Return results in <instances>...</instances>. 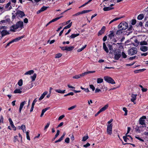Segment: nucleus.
Listing matches in <instances>:
<instances>
[{
	"label": "nucleus",
	"instance_id": "1",
	"mask_svg": "<svg viewBox=\"0 0 148 148\" xmlns=\"http://www.w3.org/2000/svg\"><path fill=\"white\" fill-rule=\"evenodd\" d=\"M23 27V23L22 21H18L16 23V25H14L10 27V31L14 32L15 30L18 28L21 29Z\"/></svg>",
	"mask_w": 148,
	"mask_h": 148
},
{
	"label": "nucleus",
	"instance_id": "2",
	"mask_svg": "<svg viewBox=\"0 0 148 148\" xmlns=\"http://www.w3.org/2000/svg\"><path fill=\"white\" fill-rule=\"evenodd\" d=\"M128 27L127 23L125 22H123L120 23L118 25V28L123 30H125Z\"/></svg>",
	"mask_w": 148,
	"mask_h": 148
},
{
	"label": "nucleus",
	"instance_id": "3",
	"mask_svg": "<svg viewBox=\"0 0 148 148\" xmlns=\"http://www.w3.org/2000/svg\"><path fill=\"white\" fill-rule=\"evenodd\" d=\"M137 51V49L134 47L129 49L127 51L128 54L130 56H132L136 54Z\"/></svg>",
	"mask_w": 148,
	"mask_h": 148
},
{
	"label": "nucleus",
	"instance_id": "4",
	"mask_svg": "<svg viewBox=\"0 0 148 148\" xmlns=\"http://www.w3.org/2000/svg\"><path fill=\"white\" fill-rule=\"evenodd\" d=\"M114 59L118 60L121 56V53L120 49H118L116 50L114 52Z\"/></svg>",
	"mask_w": 148,
	"mask_h": 148
},
{
	"label": "nucleus",
	"instance_id": "5",
	"mask_svg": "<svg viewBox=\"0 0 148 148\" xmlns=\"http://www.w3.org/2000/svg\"><path fill=\"white\" fill-rule=\"evenodd\" d=\"M104 79L105 81L108 83L112 84H115L114 80L111 77L108 76H105L104 77Z\"/></svg>",
	"mask_w": 148,
	"mask_h": 148
},
{
	"label": "nucleus",
	"instance_id": "6",
	"mask_svg": "<svg viewBox=\"0 0 148 148\" xmlns=\"http://www.w3.org/2000/svg\"><path fill=\"white\" fill-rule=\"evenodd\" d=\"M60 48L63 51H70L72 50L74 48V47L73 46L70 47H60Z\"/></svg>",
	"mask_w": 148,
	"mask_h": 148
},
{
	"label": "nucleus",
	"instance_id": "7",
	"mask_svg": "<svg viewBox=\"0 0 148 148\" xmlns=\"http://www.w3.org/2000/svg\"><path fill=\"white\" fill-rule=\"evenodd\" d=\"M112 124H108L107 125V133L110 135H111L112 134Z\"/></svg>",
	"mask_w": 148,
	"mask_h": 148
},
{
	"label": "nucleus",
	"instance_id": "8",
	"mask_svg": "<svg viewBox=\"0 0 148 148\" xmlns=\"http://www.w3.org/2000/svg\"><path fill=\"white\" fill-rule=\"evenodd\" d=\"M15 14L17 17H19L21 18H22L25 15L23 12L20 10H17L15 13Z\"/></svg>",
	"mask_w": 148,
	"mask_h": 148
},
{
	"label": "nucleus",
	"instance_id": "9",
	"mask_svg": "<svg viewBox=\"0 0 148 148\" xmlns=\"http://www.w3.org/2000/svg\"><path fill=\"white\" fill-rule=\"evenodd\" d=\"M146 118L145 116H143L141 117L139 120V123L141 125H145V120L144 119H145Z\"/></svg>",
	"mask_w": 148,
	"mask_h": 148
},
{
	"label": "nucleus",
	"instance_id": "10",
	"mask_svg": "<svg viewBox=\"0 0 148 148\" xmlns=\"http://www.w3.org/2000/svg\"><path fill=\"white\" fill-rule=\"evenodd\" d=\"M106 27L104 26H103L101 28V30L98 33V36H99L103 34L105 31Z\"/></svg>",
	"mask_w": 148,
	"mask_h": 148
},
{
	"label": "nucleus",
	"instance_id": "11",
	"mask_svg": "<svg viewBox=\"0 0 148 148\" xmlns=\"http://www.w3.org/2000/svg\"><path fill=\"white\" fill-rule=\"evenodd\" d=\"M1 37H2L6 35L10 34L9 33L7 30H3L1 32Z\"/></svg>",
	"mask_w": 148,
	"mask_h": 148
},
{
	"label": "nucleus",
	"instance_id": "12",
	"mask_svg": "<svg viewBox=\"0 0 148 148\" xmlns=\"http://www.w3.org/2000/svg\"><path fill=\"white\" fill-rule=\"evenodd\" d=\"M49 8V7H46L45 6H43L42 8H41L37 12V14H38L40 13L41 12L44 11L45 10H46L47 8Z\"/></svg>",
	"mask_w": 148,
	"mask_h": 148
},
{
	"label": "nucleus",
	"instance_id": "13",
	"mask_svg": "<svg viewBox=\"0 0 148 148\" xmlns=\"http://www.w3.org/2000/svg\"><path fill=\"white\" fill-rule=\"evenodd\" d=\"M124 33V32L121 29L117 30L116 32V34L117 36H119L122 35Z\"/></svg>",
	"mask_w": 148,
	"mask_h": 148
},
{
	"label": "nucleus",
	"instance_id": "14",
	"mask_svg": "<svg viewBox=\"0 0 148 148\" xmlns=\"http://www.w3.org/2000/svg\"><path fill=\"white\" fill-rule=\"evenodd\" d=\"M26 103L25 101H23L21 103L20 106V107L19 108V112L21 113V110L24 106V105Z\"/></svg>",
	"mask_w": 148,
	"mask_h": 148
},
{
	"label": "nucleus",
	"instance_id": "15",
	"mask_svg": "<svg viewBox=\"0 0 148 148\" xmlns=\"http://www.w3.org/2000/svg\"><path fill=\"white\" fill-rule=\"evenodd\" d=\"M142 127L145 128H146V126H142V127H138L135 128V131L136 132H138L139 133H140L141 131H143V130L142 129H140V128Z\"/></svg>",
	"mask_w": 148,
	"mask_h": 148
},
{
	"label": "nucleus",
	"instance_id": "16",
	"mask_svg": "<svg viewBox=\"0 0 148 148\" xmlns=\"http://www.w3.org/2000/svg\"><path fill=\"white\" fill-rule=\"evenodd\" d=\"M140 49L143 52H145L148 50V47L146 46H143L140 47Z\"/></svg>",
	"mask_w": 148,
	"mask_h": 148
},
{
	"label": "nucleus",
	"instance_id": "17",
	"mask_svg": "<svg viewBox=\"0 0 148 148\" xmlns=\"http://www.w3.org/2000/svg\"><path fill=\"white\" fill-rule=\"evenodd\" d=\"M110 34L109 35L108 37L110 39H111L115 35L113 31H110Z\"/></svg>",
	"mask_w": 148,
	"mask_h": 148
},
{
	"label": "nucleus",
	"instance_id": "18",
	"mask_svg": "<svg viewBox=\"0 0 148 148\" xmlns=\"http://www.w3.org/2000/svg\"><path fill=\"white\" fill-rule=\"evenodd\" d=\"M48 93V92L47 91H45L41 95V96H40V98L39 99V100H42V99H43V98Z\"/></svg>",
	"mask_w": 148,
	"mask_h": 148
},
{
	"label": "nucleus",
	"instance_id": "19",
	"mask_svg": "<svg viewBox=\"0 0 148 148\" xmlns=\"http://www.w3.org/2000/svg\"><path fill=\"white\" fill-rule=\"evenodd\" d=\"M137 95L132 94L131 95V97L132 98L131 99V101L132 102H134L136 99V97Z\"/></svg>",
	"mask_w": 148,
	"mask_h": 148
},
{
	"label": "nucleus",
	"instance_id": "20",
	"mask_svg": "<svg viewBox=\"0 0 148 148\" xmlns=\"http://www.w3.org/2000/svg\"><path fill=\"white\" fill-rule=\"evenodd\" d=\"M24 36L18 37L12 40L13 42H17L20 40V39L23 38L24 37Z\"/></svg>",
	"mask_w": 148,
	"mask_h": 148
},
{
	"label": "nucleus",
	"instance_id": "21",
	"mask_svg": "<svg viewBox=\"0 0 148 148\" xmlns=\"http://www.w3.org/2000/svg\"><path fill=\"white\" fill-rule=\"evenodd\" d=\"M108 106H109L108 104H106L104 107L101 108L100 110L101 112L104 111L108 108Z\"/></svg>",
	"mask_w": 148,
	"mask_h": 148
},
{
	"label": "nucleus",
	"instance_id": "22",
	"mask_svg": "<svg viewBox=\"0 0 148 148\" xmlns=\"http://www.w3.org/2000/svg\"><path fill=\"white\" fill-rule=\"evenodd\" d=\"M113 9H114V8H112L109 7H105L103 8V10L104 11H106L111 10Z\"/></svg>",
	"mask_w": 148,
	"mask_h": 148
},
{
	"label": "nucleus",
	"instance_id": "23",
	"mask_svg": "<svg viewBox=\"0 0 148 148\" xmlns=\"http://www.w3.org/2000/svg\"><path fill=\"white\" fill-rule=\"evenodd\" d=\"M103 48L105 51H106L107 53H108L109 52L108 48L106 46L105 43V42H103Z\"/></svg>",
	"mask_w": 148,
	"mask_h": 148
},
{
	"label": "nucleus",
	"instance_id": "24",
	"mask_svg": "<svg viewBox=\"0 0 148 148\" xmlns=\"http://www.w3.org/2000/svg\"><path fill=\"white\" fill-rule=\"evenodd\" d=\"M66 90H62L60 89H56L55 90V91L58 93H60L63 94L65 93Z\"/></svg>",
	"mask_w": 148,
	"mask_h": 148
},
{
	"label": "nucleus",
	"instance_id": "25",
	"mask_svg": "<svg viewBox=\"0 0 148 148\" xmlns=\"http://www.w3.org/2000/svg\"><path fill=\"white\" fill-rule=\"evenodd\" d=\"M34 71L33 70H31L26 72L25 73V75H31L34 73Z\"/></svg>",
	"mask_w": 148,
	"mask_h": 148
},
{
	"label": "nucleus",
	"instance_id": "26",
	"mask_svg": "<svg viewBox=\"0 0 148 148\" xmlns=\"http://www.w3.org/2000/svg\"><path fill=\"white\" fill-rule=\"evenodd\" d=\"M79 35V34H72L70 36V38H74L75 37L78 36Z\"/></svg>",
	"mask_w": 148,
	"mask_h": 148
},
{
	"label": "nucleus",
	"instance_id": "27",
	"mask_svg": "<svg viewBox=\"0 0 148 148\" xmlns=\"http://www.w3.org/2000/svg\"><path fill=\"white\" fill-rule=\"evenodd\" d=\"M103 79L101 78H98L97 79V82L98 84H100L102 82Z\"/></svg>",
	"mask_w": 148,
	"mask_h": 148
},
{
	"label": "nucleus",
	"instance_id": "28",
	"mask_svg": "<svg viewBox=\"0 0 148 148\" xmlns=\"http://www.w3.org/2000/svg\"><path fill=\"white\" fill-rule=\"evenodd\" d=\"M37 75L36 73H34L33 75L31 76V78L32 79V81H34L36 78V77Z\"/></svg>",
	"mask_w": 148,
	"mask_h": 148
},
{
	"label": "nucleus",
	"instance_id": "29",
	"mask_svg": "<svg viewBox=\"0 0 148 148\" xmlns=\"http://www.w3.org/2000/svg\"><path fill=\"white\" fill-rule=\"evenodd\" d=\"M22 91L19 89H16L15 90L14 92V93H21Z\"/></svg>",
	"mask_w": 148,
	"mask_h": 148
},
{
	"label": "nucleus",
	"instance_id": "30",
	"mask_svg": "<svg viewBox=\"0 0 148 148\" xmlns=\"http://www.w3.org/2000/svg\"><path fill=\"white\" fill-rule=\"evenodd\" d=\"M62 17H63V16H60V17H57L56 18L53 19L52 20H51V23L55 22V21L58 20L60 19Z\"/></svg>",
	"mask_w": 148,
	"mask_h": 148
},
{
	"label": "nucleus",
	"instance_id": "31",
	"mask_svg": "<svg viewBox=\"0 0 148 148\" xmlns=\"http://www.w3.org/2000/svg\"><path fill=\"white\" fill-rule=\"evenodd\" d=\"M122 18V17H119V18H114V19H113V20H112V21H111L109 23V24H110L111 23L113 22H114L115 21H117L118 20H119V19H121V18Z\"/></svg>",
	"mask_w": 148,
	"mask_h": 148
},
{
	"label": "nucleus",
	"instance_id": "32",
	"mask_svg": "<svg viewBox=\"0 0 148 148\" xmlns=\"http://www.w3.org/2000/svg\"><path fill=\"white\" fill-rule=\"evenodd\" d=\"M144 18V15L143 14H140L137 17V19L138 20H141Z\"/></svg>",
	"mask_w": 148,
	"mask_h": 148
},
{
	"label": "nucleus",
	"instance_id": "33",
	"mask_svg": "<svg viewBox=\"0 0 148 148\" xmlns=\"http://www.w3.org/2000/svg\"><path fill=\"white\" fill-rule=\"evenodd\" d=\"M72 24V22H71L68 25L66 26L63 29H64H64H68V28H70L71 27V26Z\"/></svg>",
	"mask_w": 148,
	"mask_h": 148
},
{
	"label": "nucleus",
	"instance_id": "34",
	"mask_svg": "<svg viewBox=\"0 0 148 148\" xmlns=\"http://www.w3.org/2000/svg\"><path fill=\"white\" fill-rule=\"evenodd\" d=\"M60 132V131L59 130H57V133L55 135V137L53 139V140H54L58 136Z\"/></svg>",
	"mask_w": 148,
	"mask_h": 148
},
{
	"label": "nucleus",
	"instance_id": "35",
	"mask_svg": "<svg viewBox=\"0 0 148 148\" xmlns=\"http://www.w3.org/2000/svg\"><path fill=\"white\" fill-rule=\"evenodd\" d=\"M86 46V45H85L82 48L79 49L77 50L78 52H80L82 51L84 49Z\"/></svg>",
	"mask_w": 148,
	"mask_h": 148
},
{
	"label": "nucleus",
	"instance_id": "36",
	"mask_svg": "<svg viewBox=\"0 0 148 148\" xmlns=\"http://www.w3.org/2000/svg\"><path fill=\"white\" fill-rule=\"evenodd\" d=\"M134 42L135 43H136V44H133L136 47H137L138 46V45H139V42L136 39L135 40Z\"/></svg>",
	"mask_w": 148,
	"mask_h": 148
},
{
	"label": "nucleus",
	"instance_id": "37",
	"mask_svg": "<svg viewBox=\"0 0 148 148\" xmlns=\"http://www.w3.org/2000/svg\"><path fill=\"white\" fill-rule=\"evenodd\" d=\"M91 10H83L82 12H80L81 13V14H83L84 13H87L88 12L90 11H91Z\"/></svg>",
	"mask_w": 148,
	"mask_h": 148
},
{
	"label": "nucleus",
	"instance_id": "38",
	"mask_svg": "<svg viewBox=\"0 0 148 148\" xmlns=\"http://www.w3.org/2000/svg\"><path fill=\"white\" fill-rule=\"evenodd\" d=\"M62 55L61 53H58L56 54V56L55 57V58H60L62 56Z\"/></svg>",
	"mask_w": 148,
	"mask_h": 148
},
{
	"label": "nucleus",
	"instance_id": "39",
	"mask_svg": "<svg viewBox=\"0 0 148 148\" xmlns=\"http://www.w3.org/2000/svg\"><path fill=\"white\" fill-rule=\"evenodd\" d=\"M18 84L19 86H22L23 84V80L22 79H20L18 81Z\"/></svg>",
	"mask_w": 148,
	"mask_h": 148
},
{
	"label": "nucleus",
	"instance_id": "40",
	"mask_svg": "<svg viewBox=\"0 0 148 148\" xmlns=\"http://www.w3.org/2000/svg\"><path fill=\"white\" fill-rule=\"evenodd\" d=\"M88 138V136H84L83 137L82 140V141H86L87 139Z\"/></svg>",
	"mask_w": 148,
	"mask_h": 148
},
{
	"label": "nucleus",
	"instance_id": "41",
	"mask_svg": "<svg viewBox=\"0 0 148 148\" xmlns=\"http://www.w3.org/2000/svg\"><path fill=\"white\" fill-rule=\"evenodd\" d=\"M81 88L82 89L84 90V91H85L86 92H88L90 91L89 90L88 88H85L82 87V86H81Z\"/></svg>",
	"mask_w": 148,
	"mask_h": 148
},
{
	"label": "nucleus",
	"instance_id": "42",
	"mask_svg": "<svg viewBox=\"0 0 148 148\" xmlns=\"http://www.w3.org/2000/svg\"><path fill=\"white\" fill-rule=\"evenodd\" d=\"M140 45H147V42L145 41H142L140 42Z\"/></svg>",
	"mask_w": 148,
	"mask_h": 148
},
{
	"label": "nucleus",
	"instance_id": "43",
	"mask_svg": "<svg viewBox=\"0 0 148 148\" xmlns=\"http://www.w3.org/2000/svg\"><path fill=\"white\" fill-rule=\"evenodd\" d=\"M123 111H124L125 112V114H124V115L125 116L127 115V110L126 108L124 107L123 108Z\"/></svg>",
	"mask_w": 148,
	"mask_h": 148
},
{
	"label": "nucleus",
	"instance_id": "44",
	"mask_svg": "<svg viewBox=\"0 0 148 148\" xmlns=\"http://www.w3.org/2000/svg\"><path fill=\"white\" fill-rule=\"evenodd\" d=\"M50 122H49L47 123V124L46 125H45V127L44 130H46L49 126V125L50 124Z\"/></svg>",
	"mask_w": 148,
	"mask_h": 148
},
{
	"label": "nucleus",
	"instance_id": "45",
	"mask_svg": "<svg viewBox=\"0 0 148 148\" xmlns=\"http://www.w3.org/2000/svg\"><path fill=\"white\" fill-rule=\"evenodd\" d=\"M76 107V105H74V106H73L69 108H68V110H72V109H74V108H75Z\"/></svg>",
	"mask_w": 148,
	"mask_h": 148
},
{
	"label": "nucleus",
	"instance_id": "46",
	"mask_svg": "<svg viewBox=\"0 0 148 148\" xmlns=\"http://www.w3.org/2000/svg\"><path fill=\"white\" fill-rule=\"evenodd\" d=\"M50 108V107H47V108H46L44 109H43V110H42V113H44L47 110H48L49 109V108Z\"/></svg>",
	"mask_w": 148,
	"mask_h": 148
},
{
	"label": "nucleus",
	"instance_id": "47",
	"mask_svg": "<svg viewBox=\"0 0 148 148\" xmlns=\"http://www.w3.org/2000/svg\"><path fill=\"white\" fill-rule=\"evenodd\" d=\"M124 141L126 142H127V140H129V138H127V136H123V137Z\"/></svg>",
	"mask_w": 148,
	"mask_h": 148
},
{
	"label": "nucleus",
	"instance_id": "48",
	"mask_svg": "<svg viewBox=\"0 0 148 148\" xmlns=\"http://www.w3.org/2000/svg\"><path fill=\"white\" fill-rule=\"evenodd\" d=\"M73 78H74V79H79V78H80V76L79 75V74L78 75H75V76H73Z\"/></svg>",
	"mask_w": 148,
	"mask_h": 148
},
{
	"label": "nucleus",
	"instance_id": "49",
	"mask_svg": "<svg viewBox=\"0 0 148 148\" xmlns=\"http://www.w3.org/2000/svg\"><path fill=\"white\" fill-rule=\"evenodd\" d=\"M122 57L123 58H126L127 56L123 52H122Z\"/></svg>",
	"mask_w": 148,
	"mask_h": 148
},
{
	"label": "nucleus",
	"instance_id": "50",
	"mask_svg": "<svg viewBox=\"0 0 148 148\" xmlns=\"http://www.w3.org/2000/svg\"><path fill=\"white\" fill-rule=\"evenodd\" d=\"M87 74H88V73H87V72H84L83 73H82L81 74H79V75L80 76V77H81L84 76H85V75H86Z\"/></svg>",
	"mask_w": 148,
	"mask_h": 148
},
{
	"label": "nucleus",
	"instance_id": "51",
	"mask_svg": "<svg viewBox=\"0 0 148 148\" xmlns=\"http://www.w3.org/2000/svg\"><path fill=\"white\" fill-rule=\"evenodd\" d=\"M90 88L92 89V90L94 91L95 90V87L92 84H91L89 85Z\"/></svg>",
	"mask_w": 148,
	"mask_h": 148
},
{
	"label": "nucleus",
	"instance_id": "52",
	"mask_svg": "<svg viewBox=\"0 0 148 148\" xmlns=\"http://www.w3.org/2000/svg\"><path fill=\"white\" fill-rule=\"evenodd\" d=\"M69 138H66L65 140V142L67 143H69Z\"/></svg>",
	"mask_w": 148,
	"mask_h": 148
},
{
	"label": "nucleus",
	"instance_id": "53",
	"mask_svg": "<svg viewBox=\"0 0 148 148\" xmlns=\"http://www.w3.org/2000/svg\"><path fill=\"white\" fill-rule=\"evenodd\" d=\"M0 123H3V118L2 116H1L0 119Z\"/></svg>",
	"mask_w": 148,
	"mask_h": 148
},
{
	"label": "nucleus",
	"instance_id": "54",
	"mask_svg": "<svg viewBox=\"0 0 148 148\" xmlns=\"http://www.w3.org/2000/svg\"><path fill=\"white\" fill-rule=\"evenodd\" d=\"M136 23V20L135 19H133L132 20V25H135Z\"/></svg>",
	"mask_w": 148,
	"mask_h": 148
},
{
	"label": "nucleus",
	"instance_id": "55",
	"mask_svg": "<svg viewBox=\"0 0 148 148\" xmlns=\"http://www.w3.org/2000/svg\"><path fill=\"white\" fill-rule=\"evenodd\" d=\"M90 144L89 143H86V144L84 145H83V147H89L90 146Z\"/></svg>",
	"mask_w": 148,
	"mask_h": 148
},
{
	"label": "nucleus",
	"instance_id": "56",
	"mask_svg": "<svg viewBox=\"0 0 148 148\" xmlns=\"http://www.w3.org/2000/svg\"><path fill=\"white\" fill-rule=\"evenodd\" d=\"M64 117V115H62L61 116H60L58 118V120H61Z\"/></svg>",
	"mask_w": 148,
	"mask_h": 148
},
{
	"label": "nucleus",
	"instance_id": "57",
	"mask_svg": "<svg viewBox=\"0 0 148 148\" xmlns=\"http://www.w3.org/2000/svg\"><path fill=\"white\" fill-rule=\"evenodd\" d=\"M136 58L137 59L138 58L136 56H133V57H130L129 58V59L130 60H134V59Z\"/></svg>",
	"mask_w": 148,
	"mask_h": 148
},
{
	"label": "nucleus",
	"instance_id": "58",
	"mask_svg": "<svg viewBox=\"0 0 148 148\" xmlns=\"http://www.w3.org/2000/svg\"><path fill=\"white\" fill-rule=\"evenodd\" d=\"M21 129L22 130L25 129V126L24 125H22L21 127Z\"/></svg>",
	"mask_w": 148,
	"mask_h": 148
},
{
	"label": "nucleus",
	"instance_id": "59",
	"mask_svg": "<svg viewBox=\"0 0 148 148\" xmlns=\"http://www.w3.org/2000/svg\"><path fill=\"white\" fill-rule=\"evenodd\" d=\"M65 133H64L61 136V137L59 138L61 141H62L65 135Z\"/></svg>",
	"mask_w": 148,
	"mask_h": 148
},
{
	"label": "nucleus",
	"instance_id": "60",
	"mask_svg": "<svg viewBox=\"0 0 148 148\" xmlns=\"http://www.w3.org/2000/svg\"><path fill=\"white\" fill-rule=\"evenodd\" d=\"M101 91V90L99 88H97L95 91V92L97 93Z\"/></svg>",
	"mask_w": 148,
	"mask_h": 148
},
{
	"label": "nucleus",
	"instance_id": "61",
	"mask_svg": "<svg viewBox=\"0 0 148 148\" xmlns=\"http://www.w3.org/2000/svg\"><path fill=\"white\" fill-rule=\"evenodd\" d=\"M13 42L12 40L10 41L7 44L6 46L5 47V48L7 47L8 46H9L10 44H11Z\"/></svg>",
	"mask_w": 148,
	"mask_h": 148
},
{
	"label": "nucleus",
	"instance_id": "62",
	"mask_svg": "<svg viewBox=\"0 0 148 148\" xmlns=\"http://www.w3.org/2000/svg\"><path fill=\"white\" fill-rule=\"evenodd\" d=\"M11 4V2H9L5 6V8H8L9 6Z\"/></svg>",
	"mask_w": 148,
	"mask_h": 148
},
{
	"label": "nucleus",
	"instance_id": "63",
	"mask_svg": "<svg viewBox=\"0 0 148 148\" xmlns=\"http://www.w3.org/2000/svg\"><path fill=\"white\" fill-rule=\"evenodd\" d=\"M10 123V125H12V124H13V122L11 118H9L8 119Z\"/></svg>",
	"mask_w": 148,
	"mask_h": 148
},
{
	"label": "nucleus",
	"instance_id": "64",
	"mask_svg": "<svg viewBox=\"0 0 148 148\" xmlns=\"http://www.w3.org/2000/svg\"><path fill=\"white\" fill-rule=\"evenodd\" d=\"M108 47L109 48V49L110 50H112L113 48H112V46H111L110 45H108Z\"/></svg>",
	"mask_w": 148,
	"mask_h": 148
}]
</instances>
